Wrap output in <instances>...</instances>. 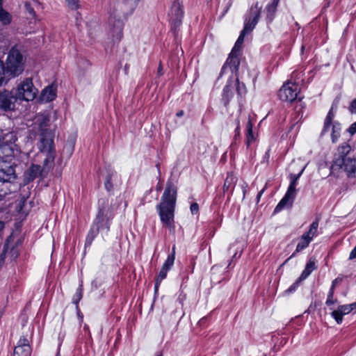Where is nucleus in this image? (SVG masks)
<instances>
[{
    "mask_svg": "<svg viewBox=\"0 0 356 356\" xmlns=\"http://www.w3.org/2000/svg\"><path fill=\"white\" fill-rule=\"evenodd\" d=\"M177 186L171 179H168L161 197V201L156 206L163 226L172 234H175V232L174 216L177 201Z\"/></svg>",
    "mask_w": 356,
    "mask_h": 356,
    "instance_id": "obj_1",
    "label": "nucleus"
},
{
    "mask_svg": "<svg viewBox=\"0 0 356 356\" xmlns=\"http://www.w3.org/2000/svg\"><path fill=\"white\" fill-rule=\"evenodd\" d=\"M40 140L39 149L45 155L43 161V170H49L54 163L55 149L54 145V134L44 123L40 125Z\"/></svg>",
    "mask_w": 356,
    "mask_h": 356,
    "instance_id": "obj_2",
    "label": "nucleus"
},
{
    "mask_svg": "<svg viewBox=\"0 0 356 356\" xmlns=\"http://www.w3.org/2000/svg\"><path fill=\"white\" fill-rule=\"evenodd\" d=\"M140 0H123L118 3L113 10L110 11L109 24H111L113 19H115L114 26V33L121 38L122 35V17H125L131 14L135 10Z\"/></svg>",
    "mask_w": 356,
    "mask_h": 356,
    "instance_id": "obj_3",
    "label": "nucleus"
},
{
    "mask_svg": "<svg viewBox=\"0 0 356 356\" xmlns=\"http://www.w3.org/2000/svg\"><path fill=\"white\" fill-rule=\"evenodd\" d=\"M140 0H123L118 3L113 10L110 11L109 24H111L113 19H115L114 26V33L121 38L122 35V17H125L131 14L135 10Z\"/></svg>",
    "mask_w": 356,
    "mask_h": 356,
    "instance_id": "obj_4",
    "label": "nucleus"
},
{
    "mask_svg": "<svg viewBox=\"0 0 356 356\" xmlns=\"http://www.w3.org/2000/svg\"><path fill=\"white\" fill-rule=\"evenodd\" d=\"M25 61L21 51L14 47L8 51L5 65L13 77L15 78L24 72Z\"/></svg>",
    "mask_w": 356,
    "mask_h": 356,
    "instance_id": "obj_5",
    "label": "nucleus"
},
{
    "mask_svg": "<svg viewBox=\"0 0 356 356\" xmlns=\"http://www.w3.org/2000/svg\"><path fill=\"white\" fill-rule=\"evenodd\" d=\"M304 170L305 168H303L298 174L291 173L289 175L290 184L288 187L287 191L284 195V197L280 200V202L275 208V213L280 212L281 210H282L285 207L288 205H289L290 207L292 206L293 200L296 196V186L298 185V181L300 176L302 175Z\"/></svg>",
    "mask_w": 356,
    "mask_h": 356,
    "instance_id": "obj_6",
    "label": "nucleus"
},
{
    "mask_svg": "<svg viewBox=\"0 0 356 356\" xmlns=\"http://www.w3.org/2000/svg\"><path fill=\"white\" fill-rule=\"evenodd\" d=\"M38 92V89L33 86L32 79L26 78L17 85L15 96L17 99L29 102L36 97Z\"/></svg>",
    "mask_w": 356,
    "mask_h": 356,
    "instance_id": "obj_7",
    "label": "nucleus"
},
{
    "mask_svg": "<svg viewBox=\"0 0 356 356\" xmlns=\"http://www.w3.org/2000/svg\"><path fill=\"white\" fill-rule=\"evenodd\" d=\"M16 140L17 137L13 132H8L5 134H0V159L7 160L13 156V145Z\"/></svg>",
    "mask_w": 356,
    "mask_h": 356,
    "instance_id": "obj_8",
    "label": "nucleus"
},
{
    "mask_svg": "<svg viewBox=\"0 0 356 356\" xmlns=\"http://www.w3.org/2000/svg\"><path fill=\"white\" fill-rule=\"evenodd\" d=\"M300 92V88L298 83L287 81L279 90L278 97L283 102H293L298 99Z\"/></svg>",
    "mask_w": 356,
    "mask_h": 356,
    "instance_id": "obj_9",
    "label": "nucleus"
},
{
    "mask_svg": "<svg viewBox=\"0 0 356 356\" xmlns=\"http://www.w3.org/2000/svg\"><path fill=\"white\" fill-rule=\"evenodd\" d=\"M350 150V146L346 143H342L338 147L331 166L332 171L342 169L343 164H344V163L346 162V159H348L346 156L349 154Z\"/></svg>",
    "mask_w": 356,
    "mask_h": 356,
    "instance_id": "obj_10",
    "label": "nucleus"
},
{
    "mask_svg": "<svg viewBox=\"0 0 356 356\" xmlns=\"http://www.w3.org/2000/svg\"><path fill=\"white\" fill-rule=\"evenodd\" d=\"M182 5L178 0H175L170 8V20L172 24V31L174 33L181 26L184 17V11Z\"/></svg>",
    "mask_w": 356,
    "mask_h": 356,
    "instance_id": "obj_11",
    "label": "nucleus"
},
{
    "mask_svg": "<svg viewBox=\"0 0 356 356\" xmlns=\"http://www.w3.org/2000/svg\"><path fill=\"white\" fill-rule=\"evenodd\" d=\"M261 9V7L259 6L258 2L251 7L249 16L245 20L244 27L242 30L243 32L248 33L254 29L260 17Z\"/></svg>",
    "mask_w": 356,
    "mask_h": 356,
    "instance_id": "obj_12",
    "label": "nucleus"
},
{
    "mask_svg": "<svg viewBox=\"0 0 356 356\" xmlns=\"http://www.w3.org/2000/svg\"><path fill=\"white\" fill-rule=\"evenodd\" d=\"M111 219L109 211L104 208H99L92 225L99 230L106 229V232H108Z\"/></svg>",
    "mask_w": 356,
    "mask_h": 356,
    "instance_id": "obj_13",
    "label": "nucleus"
},
{
    "mask_svg": "<svg viewBox=\"0 0 356 356\" xmlns=\"http://www.w3.org/2000/svg\"><path fill=\"white\" fill-rule=\"evenodd\" d=\"M353 310H356V302L339 305L336 310L332 312L331 316L339 325L343 321V316L350 314Z\"/></svg>",
    "mask_w": 356,
    "mask_h": 356,
    "instance_id": "obj_14",
    "label": "nucleus"
},
{
    "mask_svg": "<svg viewBox=\"0 0 356 356\" xmlns=\"http://www.w3.org/2000/svg\"><path fill=\"white\" fill-rule=\"evenodd\" d=\"M16 99V96L14 97L11 92L8 90L0 92V109L4 111L13 110Z\"/></svg>",
    "mask_w": 356,
    "mask_h": 356,
    "instance_id": "obj_15",
    "label": "nucleus"
},
{
    "mask_svg": "<svg viewBox=\"0 0 356 356\" xmlns=\"http://www.w3.org/2000/svg\"><path fill=\"white\" fill-rule=\"evenodd\" d=\"M239 56L240 53H236L231 51L226 62L221 68L220 76H222V74L225 72V70L227 67H229L232 72H236L238 71V67L240 65Z\"/></svg>",
    "mask_w": 356,
    "mask_h": 356,
    "instance_id": "obj_16",
    "label": "nucleus"
},
{
    "mask_svg": "<svg viewBox=\"0 0 356 356\" xmlns=\"http://www.w3.org/2000/svg\"><path fill=\"white\" fill-rule=\"evenodd\" d=\"M31 348L28 339L24 336L21 337L14 349L13 356H31Z\"/></svg>",
    "mask_w": 356,
    "mask_h": 356,
    "instance_id": "obj_17",
    "label": "nucleus"
},
{
    "mask_svg": "<svg viewBox=\"0 0 356 356\" xmlns=\"http://www.w3.org/2000/svg\"><path fill=\"white\" fill-rule=\"evenodd\" d=\"M15 177V169L5 163H0V181H10Z\"/></svg>",
    "mask_w": 356,
    "mask_h": 356,
    "instance_id": "obj_18",
    "label": "nucleus"
},
{
    "mask_svg": "<svg viewBox=\"0 0 356 356\" xmlns=\"http://www.w3.org/2000/svg\"><path fill=\"white\" fill-rule=\"evenodd\" d=\"M235 84H233V80L229 79L226 86L223 88L222 95V102L225 106H227L230 100L234 96Z\"/></svg>",
    "mask_w": 356,
    "mask_h": 356,
    "instance_id": "obj_19",
    "label": "nucleus"
},
{
    "mask_svg": "<svg viewBox=\"0 0 356 356\" xmlns=\"http://www.w3.org/2000/svg\"><path fill=\"white\" fill-rule=\"evenodd\" d=\"M342 168L346 172L348 177L356 178V159L348 157L346 162L343 164Z\"/></svg>",
    "mask_w": 356,
    "mask_h": 356,
    "instance_id": "obj_20",
    "label": "nucleus"
},
{
    "mask_svg": "<svg viewBox=\"0 0 356 356\" xmlns=\"http://www.w3.org/2000/svg\"><path fill=\"white\" fill-rule=\"evenodd\" d=\"M12 79H14L13 76L8 71L3 60H0V87L6 84Z\"/></svg>",
    "mask_w": 356,
    "mask_h": 356,
    "instance_id": "obj_21",
    "label": "nucleus"
},
{
    "mask_svg": "<svg viewBox=\"0 0 356 356\" xmlns=\"http://www.w3.org/2000/svg\"><path fill=\"white\" fill-rule=\"evenodd\" d=\"M252 127L253 124L252 122V120L250 119V117H248V120L246 124V134H245V143L247 148H248L250 145L255 141L256 140V135L253 133L252 131Z\"/></svg>",
    "mask_w": 356,
    "mask_h": 356,
    "instance_id": "obj_22",
    "label": "nucleus"
},
{
    "mask_svg": "<svg viewBox=\"0 0 356 356\" xmlns=\"http://www.w3.org/2000/svg\"><path fill=\"white\" fill-rule=\"evenodd\" d=\"M311 241H312V240L309 238H307V236L303 234L300 238V242L298 243V245L296 246V251L291 255V257H289L287 259H286V261H284V263L283 264H285L286 263H287L289 259H291L292 257H293L296 255V253L300 252L302 250L306 248L309 245V244L310 243Z\"/></svg>",
    "mask_w": 356,
    "mask_h": 356,
    "instance_id": "obj_23",
    "label": "nucleus"
},
{
    "mask_svg": "<svg viewBox=\"0 0 356 356\" xmlns=\"http://www.w3.org/2000/svg\"><path fill=\"white\" fill-rule=\"evenodd\" d=\"M42 97L46 102H51L56 97V90L52 86H47L42 91Z\"/></svg>",
    "mask_w": 356,
    "mask_h": 356,
    "instance_id": "obj_24",
    "label": "nucleus"
},
{
    "mask_svg": "<svg viewBox=\"0 0 356 356\" xmlns=\"http://www.w3.org/2000/svg\"><path fill=\"white\" fill-rule=\"evenodd\" d=\"M316 268L315 259L310 258L300 276V280H305Z\"/></svg>",
    "mask_w": 356,
    "mask_h": 356,
    "instance_id": "obj_25",
    "label": "nucleus"
},
{
    "mask_svg": "<svg viewBox=\"0 0 356 356\" xmlns=\"http://www.w3.org/2000/svg\"><path fill=\"white\" fill-rule=\"evenodd\" d=\"M334 118V112L333 111V106H332V108L328 111L327 116L325 118L323 128L321 131V135H324L325 133H327L329 131L330 126L331 125L332 126V124H333L332 121H333Z\"/></svg>",
    "mask_w": 356,
    "mask_h": 356,
    "instance_id": "obj_26",
    "label": "nucleus"
},
{
    "mask_svg": "<svg viewBox=\"0 0 356 356\" xmlns=\"http://www.w3.org/2000/svg\"><path fill=\"white\" fill-rule=\"evenodd\" d=\"M42 169L40 165L32 164L28 170V179L34 180L42 175Z\"/></svg>",
    "mask_w": 356,
    "mask_h": 356,
    "instance_id": "obj_27",
    "label": "nucleus"
},
{
    "mask_svg": "<svg viewBox=\"0 0 356 356\" xmlns=\"http://www.w3.org/2000/svg\"><path fill=\"white\" fill-rule=\"evenodd\" d=\"M280 0H272L266 7L267 18L271 22L275 16Z\"/></svg>",
    "mask_w": 356,
    "mask_h": 356,
    "instance_id": "obj_28",
    "label": "nucleus"
},
{
    "mask_svg": "<svg viewBox=\"0 0 356 356\" xmlns=\"http://www.w3.org/2000/svg\"><path fill=\"white\" fill-rule=\"evenodd\" d=\"M99 229L92 225L86 238L85 246H90L93 240L99 232Z\"/></svg>",
    "mask_w": 356,
    "mask_h": 356,
    "instance_id": "obj_29",
    "label": "nucleus"
},
{
    "mask_svg": "<svg viewBox=\"0 0 356 356\" xmlns=\"http://www.w3.org/2000/svg\"><path fill=\"white\" fill-rule=\"evenodd\" d=\"M233 84H235L234 90L236 91L238 97L241 99L247 92L245 85L240 82L238 78L233 81Z\"/></svg>",
    "mask_w": 356,
    "mask_h": 356,
    "instance_id": "obj_30",
    "label": "nucleus"
},
{
    "mask_svg": "<svg viewBox=\"0 0 356 356\" xmlns=\"http://www.w3.org/2000/svg\"><path fill=\"white\" fill-rule=\"evenodd\" d=\"M116 175L117 172L113 170H111L108 172L106 176V181L104 183V186L107 191L111 192L113 191V186L111 181L113 177Z\"/></svg>",
    "mask_w": 356,
    "mask_h": 356,
    "instance_id": "obj_31",
    "label": "nucleus"
},
{
    "mask_svg": "<svg viewBox=\"0 0 356 356\" xmlns=\"http://www.w3.org/2000/svg\"><path fill=\"white\" fill-rule=\"evenodd\" d=\"M175 259V245H173L172 248L171 254L168 256V257H167L166 260L165 261L164 264H163L162 267L169 270L173 266Z\"/></svg>",
    "mask_w": 356,
    "mask_h": 356,
    "instance_id": "obj_32",
    "label": "nucleus"
},
{
    "mask_svg": "<svg viewBox=\"0 0 356 356\" xmlns=\"http://www.w3.org/2000/svg\"><path fill=\"white\" fill-rule=\"evenodd\" d=\"M318 221L319 219L316 218V220L311 224L309 230L307 232L304 233V234L307 236V238H309L311 240L313 239L314 236L316 235L317 232L318 227Z\"/></svg>",
    "mask_w": 356,
    "mask_h": 356,
    "instance_id": "obj_33",
    "label": "nucleus"
},
{
    "mask_svg": "<svg viewBox=\"0 0 356 356\" xmlns=\"http://www.w3.org/2000/svg\"><path fill=\"white\" fill-rule=\"evenodd\" d=\"M246 34L247 33L243 32V31H241V33H240L236 42H235L234 47L232 49V51L236 52V53L241 52L242 45L244 42V38Z\"/></svg>",
    "mask_w": 356,
    "mask_h": 356,
    "instance_id": "obj_34",
    "label": "nucleus"
},
{
    "mask_svg": "<svg viewBox=\"0 0 356 356\" xmlns=\"http://www.w3.org/2000/svg\"><path fill=\"white\" fill-rule=\"evenodd\" d=\"M340 124L337 122H334L332 124V131L331 134L332 141L336 143L340 136Z\"/></svg>",
    "mask_w": 356,
    "mask_h": 356,
    "instance_id": "obj_35",
    "label": "nucleus"
},
{
    "mask_svg": "<svg viewBox=\"0 0 356 356\" xmlns=\"http://www.w3.org/2000/svg\"><path fill=\"white\" fill-rule=\"evenodd\" d=\"M11 15L9 13L5 11L2 8L1 6H0V21L3 24H9L11 22Z\"/></svg>",
    "mask_w": 356,
    "mask_h": 356,
    "instance_id": "obj_36",
    "label": "nucleus"
},
{
    "mask_svg": "<svg viewBox=\"0 0 356 356\" xmlns=\"http://www.w3.org/2000/svg\"><path fill=\"white\" fill-rule=\"evenodd\" d=\"M83 284L81 282L72 298V302L76 306L83 297Z\"/></svg>",
    "mask_w": 356,
    "mask_h": 356,
    "instance_id": "obj_37",
    "label": "nucleus"
},
{
    "mask_svg": "<svg viewBox=\"0 0 356 356\" xmlns=\"http://www.w3.org/2000/svg\"><path fill=\"white\" fill-rule=\"evenodd\" d=\"M345 277H346L343 276V275H339L336 279H334L332 281V286H331V287H330V289L329 290V292H328L327 295H334V289H335V283H340V282H341Z\"/></svg>",
    "mask_w": 356,
    "mask_h": 356,
    "instance_id": "obj_38",
    "label": "nucleus"
},
{
    "mask_svg": "<svg viewBox=\"0 0 356 356\" xmlns=\"http://www.w3.org/2000/svg\"><path fill=\"white\" fill-rule=\"evenodd\" d=\"M345 277H346L343 276V275H339L336 279H334L332 281V286H331V287H330V289L329 290V292H328L327 295H334V289H335V283H340V282H341Z\"/></svg>",
    "mask_w": 356,
    "mask_h": 356,
    "instance_id": "obj_39",
    "label": "nucleus"
},
{
    "mask_svg": "<svg viewBox=\"0 0 356 356\" xmlns=\"http://www.w3.org/2000/svg\"><path fill=\"white\" fill-rule=\"evenodd\" d=\"M25 9L26 12L33 17L35 18L36 15L34 10L33 7L31 6V3L26 2L24 4Z\"/></svg>",
    "mask_w": 356,
    "mask_h": 356,
    "instance_id": "obj_40",
    "label": "nucleus"
},
{
    "mask_svg": "<svg viewBox=\"0 0 356 356\" xmlns=\"http://www.w3.org/2000/svg\"><path fill=\"white\" fill-rule=\"evenodd\" d=\"M302 280H300V277L289 288L287 289L284 293H293L294 291H296V290L297 289V288L298 287L300 283L301 282Z\"/></svg>",
    "mask_w": 356,
    "mask_h": 356,
    "instance_id": "obj_41",
    "label": "nucleus"
},
{
    "mask_svg": "<svg viewBox=\"0 0 356 356\" xmlns=\"http://www.w3.org/2000/svg\"><path fill=\"white\" fill-rule=\"evenodd\" d=\"M68 4V6L72 10H77L79 8V0H65Z\"/></svg>",
    "mask_w": 356,
    "mask_h": 356,
    "instance_id": "obj_42",
    "label": "nucleus"
},
{
    "mask_svg": "<svg viewBox=\"0 0 356 356\" xmlns=\"http://www.w3.org/2000/svg\"><path fill=\"white\" fill-rule=\"evenodd\" d=\"M236 127L234 131V142H236L240 138L241 127H240V121L238 118L236 120Z\"/></svg>",
    "mask_w": 356,
    "mask_h": 356,
    "instance_id": "obj_43",
    "label": "nucleus"
},
{
    "mask_svg": "<svg viewBox=\"0 0 356 356\" xmlns=\"http://www.w3.org/2000/svg\"><path fill=\"white\" fill-rule=\"evenodd\" d=\"M168 271V270L161 267L157 276L156 280H159V282H162V280L166 277Z\"/></svg>",
    "mask_w": 356,
    "mask_h": 356,
    "instance_id": "obj_44",
    "label": "nucleus"
},
{
    "mask_svg": "<svg viewBox=\"0 0 356 356\" xmlns=\"http://www.w3.org/2000/svg\"><path fill=\"white\" fill-rule=\"evenodd\" d=\"M12 259H15L18 257V250L17 248L13 247L10 250L8 249V253H7Z\"/></svg>",
    "mask_w": 356,
    "mask_h": 356,
    "instance_id": "obj_45",
    "label": "nucleus"
},
{
    "mask_svg": "<svg viewBox=\"0 0 356 356\" xmlns=\"http://www.w3.org/2000/svg\"><path fill=\"white\" fill-rule=\"evenodd\" d=\"M7 253H8V246L7 245H5L3 250L0 254V266H1L4 262V259L6 257Z\"/></svg>",
    "mask_w": 356,
    "mask_h": 356,
    "instance_id": "obj_46",
    "label": "nucleus"
},
{
    "mask_svg": "<svg viewBox=\"0 0 356 356\" xmlns=\"http://www.w3.org/2000/svg\"><path fill=\"white\" fill-rule=\"evenodd\" d=\"M337 302V299H334V295H327V298L325 302L326 305L331 306Z\"/></svg>",
    "mask_w": 356,
    "mask_h": 356,
    "instance_id": "obj_47",
    "label": "nucleus"
},
{
    "mask_svg": "<svg viewBox=\"0 0 356 356\" xmlns=\"http://www.w3.org/2000/svg\"><path fill=\"white\" fill-rule=\"evenodd\" d=\"M232 179H233L232 177H227L225 179L224 185H223L224 191H227L230 188V186H231L232 181Z\"/></svg>",
    "mask_w": 356,
    "mask_h": 356,
    "instance_id": "obj_48",
    "label": "nucleus"
},
{
    "mask_svg": "<svg viewBox=\"0 0 356 356\" xmlns=\"http://www.w3.org/2000/svg\"><path fill=\"white\" fill-rule=\"evenodd\" d=\"M348 111L351 113H356V98L350 103Z\"/></svg>",
    "mask_w": 356,
    "mask_h": 356,
    "instance_id": "obj_49",
    "label": "nucleus"
},
{
    "mask_svg": "<svg viewBox=\"0 0 356 356\" xmlns=\"http://www.w3.org/2000/svg\"><path fill=\"white\" fill-rule=\"evenodd\" d=\"M191 211L193 214H197L199 211V205L197 203L194 202L191 204L190 207Z\"/></svg>",
    "mask_w": 356,
    "mask_h": 356,
    "instance_id": "obj_50",
    "label": "nucleus"
},
{
    "mask_svg": "<svg viewBox=\"0 0 356 356\" xmlns=\"http://www.w3.org/2000/svg\"><path fill=\"white\" fill-rule=\"evenodd\" d=\"M348 131L351 136H353L355 134H356V122L350 126Z\"/></svg>",
    "mask_w": 356,
    "mask_h": 356,
    "instance_id": "obj_51",
    "label": "nucleus"
},
{
    "mask_svg": "<svg viewBox=\"0 0 356 356\" xmlns=\"http://www.w3.org/2000/svg\"><path fill=\"white\" fill-rule=\"evenodd\" d=\"M356 258V245L355 247L352 250L349 255V259L353 260Z\"/></svg>",
    "mask_w": 356,
    "mask_h": 356,
    "instance_id": "obj_52",
    "label": "nucleus"
},
{
    "mask_svg": "<svg viewBox=\"0 0 356 356\" xmlns=\"http://www.w3.org/2000/svg\"><path fill=\"white\" fill-rule=\"evenodd\" d=\"M161 282H159V280H156V282H155V285H154V290H155V292L156 293L158 289H159V287L161 284Z\"/></svg>",
    "mask_w": 356,
    "mask_h": 356,
    "instance_id": "obj_53",
    "label": "nucleus"
},
{
    "mask_svg": "<svg viewBox=\"0 0 356 356\" xmlns=\"http://www.w3.org/2000/svg\"><path fill=\"white\" fill-rule=\"evenodd\" d=\"M264 189H262V190H261V191L258 193L257 197V202H259V201L260 197H261V196L262 193H264Z\"/></svg>",
    "mask_w": 356,
    "mask_h": 356,
    "instance_id": "obj_54",
    "label": "nucleus"
},
{
    "mask_svg": "<svg viewBox=\"0 0 356 356\" xmlns=\"http://www.w3.org/2000/svg\"><path fill=\"white\" fill-rule=\"evenodd\" d=\"M177 117L180 118L184 115V111L181 110L176 114Z\"/></svg>",
    "mask_w": 356,
    "mask_h": 356,
    "instance_id": "obj_55",
    "label": "nucleus"
},
{
    "mask_svg": "<svg viewBox=\"0 0 356 356\" xmlns=\"http://www.w3.org/2000/svg\"><path fill=\"white\" fill-rule=\"evenodd\" d=\"M158 74L159 75H161L163 74V72H162V66H161V64L160 63L159 66V68H158Z\"/></svg>",
    "mask_w": 356,
    "mask_h": 356,
    "instance_id": "obj_56",
    "label": "nucleus"
},
{
    "mask_svg": "<svg viewBox=\"0 0 356 356\" xmlns=\"http://www.w3.org/2000/svg\"><path fill=\"white\" fill-rule=\"evenodd\" d=\"M156 356H162L161 353H158Z\"/></svg>",
    "mask_w": 356,
    "mask_h": 356,
    "instance_id": "obj_57",
    "label": "nucleus"
},
{
    "mask_svg": "<svg viewBox=\"0 0 356 356\" xmlns=\"http://www.w3.org/2000/svg\"><path fill=\"white\" fill-rule=\"evenodd\" d=\"M156 168L159 170V163L156 164Z\"/></svg>",
    "mask_w": 356,
    "mask_h": 356,
    "instance_id": "obj_58",
    "label": "nucleus"
},
{
    "mask_svg": "<svg viewBox=\"0 0 356 356\" xmlns=\"http://www.w3.org/2000/svg\"><path fill=\"white\" fill-rule=\"evenodd\" d=\"M56 356H60V353H59V352H58V353H57V354L56 355Z\"/></svg>",
    "mask_w": 356,
    "mask_h": 356,
    "instance_id": "obj_59",
    "label": "nucleus"
},
{
    "mask_svg": "<svg viewBox=\"0 0 356 356\" xmlns=\"http://www.w3.org/2000/svg\"><path fill=\"white\" fill-rule=\"evenodd\" d=\"M161 186H159V187L157 188V190H161Z\"/></svg>",
    "mask_w": 356,
    "mask_h": 356,
    "instance_id": "obj_60",
    "label": "nucleus"
},
{
    "mask_svg": "<svg viewBox=\"0 0 356 356\" xmlns=\"http://www.w3.org/2000/svg\"><path fill=\"white\" fill-rule=\"evenodd\" d=\"M1 6V0H0V6Z\"/></svg>",
    "mask_w": 356,
    "mask_h": 356,
    "instance_id": "obj_61",
    "label": "nucleus"
}]
</instances>
